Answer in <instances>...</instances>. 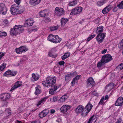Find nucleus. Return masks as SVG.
Wrapping results in <instances>:
<instances>
[{"mask_svg": "<svg viewBox=\"0 0 123 123\" xmlns=\"http://www.w3.org/2000/svg\"><path fill=\"white\" fill-rule=\"evenodd\" d=\"M24 9L23 7L15 5H12L10 8V11L11 14L14 15H16L23 12Z\"/></svg>", "mask_w": 123, "mask_h": 123, "instance_id": "nucleus-1", "label": "nucleus"}, {"mask_svg": "<svg viewBox=\"0 0 123 123\" xmlns=\"http://www.w3.org/2000/svg\"><path fill=\"white\" fill-rule=\"evenodd\" d=\"M56 77H47L46 82L43 81L42 84L45 87H49L54 85L56 83Z\"/></svg>", "mask_w": 123, "mask_h": 123, "instance_id": "nucleus-2", "label": "nucleus"}, {"mask_svg": "<svg viewBox=\"0 0 123 123\" xmlns=\"http://www.w3.org/2000/svg\"><path fill=\"white\" fill-rule=\"evenodd\" d=\"M24 30L23 27L20 25H16L12 28L10 31L11 34L17 35L21 33Z\"/></svg>", "mask_w": 123, "mask_h": 123, "instance_id": "nucleus-3", "label": "nucleus"}, {"mask_svg": "<svg viewBox=\"0 0 123 123\" xmlns=\"http://www.w3.org/2000/svg\"><path fill=\"white\" fill-rule=\"evenodd\" d=\"M11 95L7 93H4L0 96V100L2 101L5 105H6L7 103V100L11 97Z\"/></svg>", "mask_w": 123, "mask_h": 123, "instance_id": "nucleus-4", "label": "nucleus"}, {"mask_svg": "<svg viewBox=\"0 0 123 123\" xmlns=\"http://www.w3.org/2000/svg\"><path fill=\"white\" fill-rule=\"evenodd\" d=\"M93 107L92 105L90 103H88L85 107L84 110L82 115L84 116H86L90 112Z\"/></svg>", "mask_w": 123, "mask_h": 123, "instance_id": "nucleus-5", "label": "nucleus"}, {"mask_svg": "<svg viewBox=\"0 0 123 123\" xmlns=\"http://www.w3.org/2000/svg\"><path fill=\"white\" fill-rule=\"evenodd\" d=\"M83 8L81 6L76 7L71 10L70 14L71 15H75L80 13L82 11Z\"/></svg>", "mask_w": 123, "mask_h": 123, "instance_id": "nucleus-6", "label": "nucleus"}, {"mask_svg": "<svg viewBox=\"0 0 123 123\" xmlns=\"http://www.w3.org/2000/svg\"><path fill=\"white\" fill-rule=\"evenodd\" d=\"M71 107L72 106L71 105H64L61 107L60 111L61 113H65L69 111L71 109Z\"/></svg>", "mask_w": 123, "mask_h": 123, "instance_id": "nucleus-7", "label": "nucleus"}, {"mask_svg": "<svg viewBox=\"0 0 123 123\" xmlns=\"http://www.w3.org/2000/svg\"><path fill=\"white\" fill-rule=\"evenodd\" d=\"M106 33H105L98 34L96 37V39L99 43H102L103 42Z\"/></svg>", "mask_w": 123, "mask_h": 123, "instance_id": "nucleus-8", "label": "nucleus"}, {"mask_svg": "<svg viewBox=\"0 0 123 123\" xmlns=\"http://www.w3.org/2000/svg\"><path fill=\"white\" fill-rule=\"evenodd\" d=\"M112 59V56L109 54L103 55L101 58V61L103 62L106 63L111 61Z\"/></svg>", "mask_w": 123, "mask_h": 123, "instance_id": "nucleus-9", "label": "nucleus"}, {"mask_svg": "<svg viewBox=\"0 0 123 123\" xmlns=\"http://www.w3.org/2000/svg\"><path fill=\"white\" fill-rule=\"evenodd\" d=\"M64 11L63 8L56 7L55 8L54 15L56 16H60L64 14Z\"/></svg>", "mask_w": 123, "mask_h": 123, "instance_id": "nucleus-10", "label": "nucleus"}, {"mask_svg": "<svg viewBox=\"0 0 123 123\" xmlns=\"http://www.w3.org/2000/svg\"><path fill=\"white\" fill-rule=\"evenodd\" d=\"M84 110V107L82 105H80L78 106L76 108L75 111L77 114H81V116L83 117L84 116L82 115L83 112Z\"/></svg>", "mask_w": 123, "mask_h": 123, "instance_id": "nucleus-11", "label": "nucleus"}, {"mask_svg": "<svg viewBox=\"0 0 123 123\" xmlns=\"http://www.w3.org/2000/svg\"><path fill=\"white\" fill-rule=\"evenodd\" d=\"M7 9L5 4L3 3L0 4V13L3 15H5L6 13Z\"/></svg>", "mask_w": 123, "mask_h": 123, "instance_id": "nucleus-12", "label": "nucleus"}, {"mask_svg": "<svg viewBox=\"0 0 123 123\" xmlns=\"http://www.w3.org/2000/svg\"><path fill=\"white\" fill-rule=\"evenodd\" d=\"M28 50V49L26 47L22 46L16 49L15 50L17 54H20L27 51Z\"/></svg>", "mask_w": 123, "mask_h": 123, "instance_id": "nucleus-13", "label": "nucleus"}, {"mask_svg": "<svg viewBox=\"0 0 123 123\" xmlns=\"http://www.w3.org/2000/svg\"><path fill=\"white\" fill-rule=\"evenodd\" d=\"M17 73V71L8 70L6 71L4 74V76H7L8 75H11L12 76H15Z\"/></svg>", "mask_w": 123, "mask_h": 123, "instance_id": "nucleus-14", "label": "nucleus"}, {"mask_svg": "<svg viewBox=\"0 0 123 123\" xmlns=\"http://www.w3.org/2000/svg\"><path fill=\"white\" fill-rule=\"evenodd\" d=\"M87 86L88 87L90 86H92L94 84V81L92 77H89L87 81Z\"/></svg>", "mask_w": 123, "mask_h": 123, "instance_id": "nucleus-15", "label": "nucleus"}, {"mask_svg": "<svg viewBox=\"0 0 123 123\" xmlns=\"http://www.w3.org/2000/svg\"><path fill=\"white\" fill-rule=\"evenodd\" d=\"M22 83L21 81H17L15 83L14 86L11 88L10 91H13L17 88L20 87L22 85Z\"/></svg>", "mask_w": 123, "mask_h": 123, "instance_id": "nucleus-16", "label": "nucleus"}, {"mask_svg": "<svg viewBox=\"0 0 123 123\" xmlns=\"http://www.w3.org/2000/svg\"><path fill=\"white\" fill-rule=\"evenodd\" d=\"M123 104V98L122 97H120L117 99L115 105L117 106H121Z\"/></svg>", "mask_w": 123, "mask_h": 123, "instance_id": "nucleus-17", "label": "nucleus"}, {"mask_svg": "<svg viewBox=\"0 0 123 123\" xmlns=\"http://www.w3.org/2000/svg\"><path fill=\"white\" fill-rule=\"evenodd\" d=\"M68 20L67 18H62L61 19V27L64 28L65 27V24L68 21Z\"/></svg>", "mask_w": 123, "mask_h": 123, "instance_id": "nucleus-18", "label": "nucleus"}, {"mask_svg": "<svg viewBox=\"0 0 123 123\" xmlns=\"http://www.w3.org/2000/svg\"><path fill=\"white\" fill-rule=\"evenodd\" d=\"M41 0H30V3L33 6H35L39 4Z\"/></svg>", "mask_w": 123, "mask_h": 123, "instance_id": "nucleus-19", "label": "nucleus"}, {"mask_svg": "<svg viewBox=\"0 0 123 123\" xmlns=\"http://www.w3.org/2000/svg\"><path fill=\"white\" fill-rule=\"evenodd\" d=\"M48 98V96L46 97L43 98L38 102L37 104V105L38 106L41 105H42L43 104Z\"/></svg>", "mask_w": 123, "mask_h": 123, "instance_id": "nucleus-20", "label": "nucleus"}, {"mask_svg": "<svg viewBox=\"0 0 123 123\" xmlns=\"http://www.w3.org/2000/svg\"><path fill=\"white\" fill-rule=\"evenodd\" d=\"M39 14L40 17H44L48 16V12L46 10L41 11L39 13Z\"/></svg>", "mask_w": 123, "mask_h": 123, "instance_id": "nucleus-21", "label": "nucleus"}, {"mask_svg": "<svg viewBox=\"0 0 123 123\" xmlns=\"http://www.w3.org/2000/svg\"><path fill=\"white\" fill-rule=\"evenodd\" d=\"M34 22L33 19L32 18L28 19L25 21V23L28 26H32Z\"/></svg>", "mask_w": 123, "mask_h": 123, "instance_id": "nucleus-22", "label": "nucleus"}, {"mask_svg": "<svg viewBox=\"0 0 123 123\" xmlns=\"http://www.w3.org/2000/svg\"><path fill=\"white\" fill-rule=\"evenodd\" d=\"M11 114V111L10 109L9 108L6 109L5 111V118H7Z\"/></svg>", "mask_w": 123, "mask_h": 123, "instance_id": "nucleus-23", "label": "nucleus"}, {"mask_svg": "<svg viewBox=\"0 0 123 123\" xmlns=\"http://www.w3.org/2000/svg\"><path fill=\"white\" fill-rule=\"evenodd\" d=\"M111 9V6L109 5L104 8L102 10V12L104 14L107 13Z\"/></svg>", "mask_w": 123, "mask_h": 123, "instance_id": "nucleus-24", "label": "nucleus"}, {"mask_svg": "<svg viewBox=\"0 0 123 123\" xmlns=\"http://www.w3.org/2000/svg\"><path fill=\"white\" fill-rule=\"evenodd\" d=\"M104 30V27L103 26H100L97 28L96 32L98 34L102 33Z\"/></svg>", "mask_w": 123, "mask_h": 123, "instance_id": "nucleus-25", "label": "nucleus"}, {"mask_svg": "<svg viewBox=\"0 0 123 123\" xmlns=\"http://www.w3.org/2000/svg\"><path fill=\"white\" fill-rule=\"evenodd\" d=\"M97 120L96 116L93 115L90 118L88 123H95Z\"/></svg>", "mask_w": 123, "mask_h": 123, "instance_id": "nucleus-26", "label": "nucleus"}, {"mask_svg": "<svg viewBox=\"0 0 123 123\" xmlns=\"http://www.w3.org/2000/svg\"><path fill=\"white\" fill-rule=\"evenodd\" d=\"M61 40V39L59 38L57 35H55L53 43H59Z\"/></svg>", "mask_w": 123, "mask_h": 123, "instance_id": "nucleus-27", "label": "nucleus"}, {"mask_svg": "<svg viewBox=\"0 0 123 123\" xmlns=\"http://www.w3.org/2000/svg\"><path fill=\"white\" fill-rule=\"evenodd\" d=\"M35 94L37 95H39L41 92L40 87V86L39 85H37V87H35Z\"/></svg>", "mask_w": 123, "mask_h": 123, "instance_id": "nucleus-28", "label": "nucleus"}, {"mask_svg": "<svg viewBox=\"0 0 123 123\" xmlns=\"http://www.w3.org/2000/svg\"><path fill=\"white\" fill-rule=\"evenodd\" d=\"M55 35L50 34L48 37L47 40L50 42L53 43Z\"/></svg>", "mask_w": 123, "mask_h": 123, "instance_id": "nucleus-29", "label": "nucleus"}, {"mask_svg": "<svg viewBox=\"0 0 123 123\" xmlns=\"http://www.w3.org/2000/svg\"><path fill=\"white\" fill-rule=\"evenodd\" d=\"M56 50V49H55V48L54 47L52 48L51 50V51L49 52V56L53 58L56 57L57 56V55H53L51 53V52H53L54 51H55Z\"/></svg>", "mask_w": 123, "mask_h": 123, "instance_id": "nucleus-30", "label": "nucleus"}, {"mask_svg": "<svg viewBox=\"0 0 123 123\" xmlns=\"http://www.w3.org/2000/svg\"><path fill=\"white\" fill-rule=\"evenodd\" d=\"M114 84L113 83H111L106 86V89L108 91H110L114 87Z\"/></svg>", "mask_w": 123, "mask_h": 123, "instance_id": "nucleus-31", "label": "nucleus"}, {"mask_svg": "<svg viewBox=\"0 0 123 123\" xmlns=\"http://www.w3.org/2000/svg\"><path fill=\"white\" fill-rule=\"evenodd\" d=\"M67 98V96L66 95H64L60 98L59 101L60 103H63L66 101Z\"/></svg>", "mask_w": 123, "mask_h": 123, "instance_id": "nucleus-32", "label": "nucleus"}, {"mask_svg": "<svg viewBox=\"0 0 123 123\" xmlns=\"http://www.w3.org/2000/svg\"><path fill=\"white\" fill-rule=\"evenodd\" d=\"M106 2V0H101L97 2L96 3V5L98 6H100Z\"/></svg>", "mask_w": 123, "mask_h": 123, "instance_id": "nucleus-33", "label": "nucleus"}, {"mask_svg": "<svg viewBox=\"0 0 123 123\" xmlns=\"http://www.w3.org/2000/svg\"><path fill=\"white\" fill-rule=\"evenodd\" d=\"M77 0H74L73 1H69L68 4V5L69 6H74L77 3Z\"/></svg>", "mask_w": 123, "mask_h": 123, "instance_id": "nucleus-34", "label": "nucleus"}, {"mask_svg": "<svg viewBox=\"0 0 123 123\" xmlns=\"http://www.w3.org/2000/svg\"><path fill=\"white\" fill-rule=\"evenodd\" d=\"M76 76V77H79L80 75H77V72H73L70 73L68 74L66 77H72Z\"/></svg>", "mask_w": 123, "mask_h": 123, "instance_id": "nucleus-35", "label": "nucleus"}, {"mask_svg": "<svg viewBox=\"0 0 123 123\" xmlns=\"http://www.w3.org/2000/svg\"><path fill=\"white\" fill-rule=\"evenodd\" d=\"M70 54L69 52L66 53L62 56H61L62 60H64L68 57L70 56Z\"/></svg>", "mask_w": 123, "mask_h": 123, "instance_id": "nucleus-36", "label": "nucleus"}, {"mask_svg": "<svg viewBox=\"0 0 123 123\" xmlns=\"http://www.w3.org/2000/svg\"><path fill=\"white\" fill-rule=\"evenodd\" d=\"M6 66V64L4 63L0 66V71H3L5 68Z\"/></svg>", "mask_w": 123, "mask_h": 123, "instance_id": "nucleus-37", "label": "nucleus"}, {"mask_svg": "<svg viewBox=\"0 0 123 123\" xmlns=\"http://www.w3.org/2000/svg\"><path fill=\"white\" fill-rule=\"evenodd\" d=\"M78 79V77H74L72 81L71 82L72 85V86H74L75 84L77 82Z\"/></svg>", "mask_w": 123, "mask_h": 123, "instance_id": "nucleus-38", "label": "nucleus"}, {"mask_svg": "<svg viewBox=\"0 0 123 123\" xmlns=\"http://www.w3.org/2000/svg\"><path fill=\"white\" fill-rule=\"evenodd\" d=\"M104 63L103 62L101 61V59L100 61L98 62L97 64V66L98 68L101 67L104 64Z\"/></svg>", "mask_w": 123, "mask_h": 123, "instance_id": "nucleus-39", "label": "nucleus"}, {"mask_svg": "<svg viewBox=\"0 0 123 123\" xmlns=\"http://www.w3.org/2000/svg\"><path fill=\"white\" fill-rule=\"evenodd\" d=\"M1 22H2L1 24H0V25H6L8 24V22L7 20H5L3 21V20H1Z\"/></svg>", "mask_w": 123, "mask_h": 123, "instance_id": "nucleus-40", "label": "nucleus"}, {"mask_svg": "<svg viewBox=\"0 0 123 123\" xmlns=\"http://www.w3.org/2000/svg\"><path fill=\"white\" fill-rule=\"evenodd\" d=\"M117 6L120 9H123V1H121L119 4L117 5Z\"/></svg>", "mask_w": 123, "mask_h": 123, "instance_id": "nucleus-41", "label": "nucleus"}, {"mask_svg": "<svg viewBox=\"0 0 123 123\" xmlns=\"http://www.w3.org/2000/svg\"><path fill=\"white\" fill-rule=\"evenodd\" d=\"M95 36V35H91L88 37L87 39V42H88L94 38Z\"/></svg>", "mask_w": 123, "mask_h": 123, "instance_id": "nucleus-42", "label": "nucleus"}, {"mask_svg": "<svg viewBox=\"0 0 123 123\" xmlns=\"http://www.w3.org/2000/svg\"><path fill=\"white\" fill-rule=\"evenodd\" d=\"M58 28L57 26H53L50 27V30L51 31H53L57 30Z\"/></svg>", "mask_w": 123, "mask_h": 123, "instance_id": "nucleus-43", "label": "nucleus"}, {"mask_svg": "<svg viewBox=\"0 0 123 123\" xmlns=\"http://www.w3.org/2000/svg\"><path fill=\"white\" fill-rule=\"evenodd\" d=\"M91 93L92 95L95 96H98L99 95V93L97 92V91H96L91 92Z\"/></svg>", "mask_w": 123, "mask_h": 123, "instance_id": "nucleus-44", "label": "nucleus"}, {"mask_svg": "<svg viewBox=\"0 0 123 123\" xmlns=\"http://www.w3.org/2000/svg\"><path fill=\"white\" fill-rule=\"evenodd\" d=\"M58 98L56 97H54L53 98H50V101L51 102H55L57 101Z\"/></svg>", "mask_w": 123, "mask_h": 123, "instance_id": "nucleus-45", "label": "nucleus"}, {"mask_svg": "<svg viewBox=\"0 0 123 123\" xmlns=\"http://www.w3.org/2000/svg\"><path fill=\"white\" fill-rule=\"evenodd\" d=\"M34 27L35 28H32L31 31H29V30H28V31L29 33H30L31 32V31H37V27L36 26H34Z\"/></svg>", "mask_w": 123, "mask_h": 123, "instance_id": "nucleus-46", "label": "nucleus"}, {"mask_svg": "<svg viewBox=\"0 0 123 123\" xmlns=\"http://www.w3.org/2000/svg\"><path fill=\"white\" fill-rule=\"evenodd\" d=\"M55 91L54 90V89L52 88L50 89L49 93L51 94H53L55 92Z\"/></svg>", "mask_w": 123, "mask_h": 123, "instance_id": "nucleus-47", "label": "nucleus"}, {"mask_svg": "<svg viewBox=\"0 0 123 123\" xmlns=\"http://www.w3.org/2000/svg\"><path fill=\"white\" fill-rule=\"evenodd\" d=\"M45 116L43 111L41 112L39 114V116L40 117H43Z\"/></svg>", "mask_w": 123, "mask_h": 123, "instance_id": "nucleus-48", "label": "nucleus"}, {"mask_svg": "<svg viewBox=\"0 0 123 123\" xmlns=\"http://www.w3.org/2000/svg\"><path fill=\"white\" fill-rule=\"evenodd\" d=\"M104 97H103L101 99L99 103V105H102L104 104Z\"/></svg>", "mask_w": 123, "mask_h": 123, "instance_id": "nucleus-49", "label": "nucleus"}, {"mask_svg": "<svg viewBox=\"0 0 123 123\" xmlns=\"http://www.w3.org/2000/svg\"><path fill=\"white\" fill-rule=\"evenodd\" d=\"M39 79V77H31V79L32 81H35Z\"/></svg>", "mask_w": 123, "mask_h": 123, "instance_id": "nucleus-50", "label": "nucleus"}, {"mask_svg": "<svg viewBox=\"0 0 123 123\" xmlns=\"http://www.w3.org/2000/svg\"><path fill=\"white\" fill-rule=\"evenodd\" d=\"M44 114L45 116L47 115L49 113V110L47 109H46L43 111Z\"/></svg>", "mask_w": 123, "mask_h": 123, "instance_id": "nucleus-51", "label": "nucleus"}, {"mask_svg": "<svg viewBox=\"0 0 123 123\" xmlns=\"http://www.w3.org/2000/svg\"><path fill=\"white\" fill-rule=\"evenodd\" d=\"M118 46L119 47L121 48L122 47H123V39L120 42L118 45Z\"/></svg>", "mask_w": 123, "mask_h": 123, "instance_id": "nucleus-52", "label": "nucleus"}, {"mask_svg": "<svg viewBox=\"0 0 123 123\" xmlns=\"http://www.w3.org/2000/svg\"><path fill=\"white\" fill-rule=\"evenodd\" d=\"M60 86L56 85L54 86V87L53 88L54 89V90L55 91Z\"/></svg>", "mask_w": 123, "mask_h": 123, "instance_id": "nucleus-53", "label": "nucleus"}, {"mask_svg": "<svg viewBox=\"0 0 123 123\" xmlns=\"http://www.w3.org/2000/svg\"><path fill=\"white\" fill-rule=\"evenodd\" d=\"M1 36L4 37L6 36L7 35V34L6 32H1Z\"/></svg>", "mask_w": 123, "mask_h": 123, "instance_id": "nucleus-54", "label": "nucleus"}, {"mask_svg": "<svg viewBox=\"0 0 123 123\" xmlns=\"http://www.w3.org/2000/svg\"><path fill=\"white\" fill-rule=\"evenodd\" d=\"M26 58L25 57H24L22 59H21L20 60V62H21L20 63L21 64V63H22L23 62H24V61H25V60H26Z\"/></svg>", "mask_w": 123, "mask_h": 123, "instance_id": "nucleus-55", "label": "nucleus"}, {"mask_svg": "<svg viewBox=\"0 0 123 123\" xmlns=\"http://www.w3.org/2000/svg\"><path fill=\"white\" fill-rule=\"evenodd\" d=\"M118 68L120 70L122 69L123 68V64H121L120 65L118 66Z\"/></svg>", "mask_w": 123, "mask_h": 123, "instance_id": "nucleus-56", "label": "nucleus"}, {"mask_svg": "<svg viewBox=\"0 0 123 123\" xmlns=\"http://www.w3.org/2000/svg\"><path fill=\"white\" fill-rule=\"evenodd\" d=\"M107 49H105L101 51V53L102 54H105L107 52Z\"/></svg>", "mask_w": 123, "mask_h": 123, "instance_id": "nucleus-57", "label": "nucleus"}, {"mask_svg": "<svg viewBox=\"0 0 123 123\" xmlns=\"http://www.w3.org/2000/svg\"><path fill=\"white\" fill-rule=\"evenodd\" d=\"M65 63V62L64 61H61L59 62L58 64L60 65H63Z\"/></svg>", "mask_w": 123, "mask_h": 123, "instance_id": "nucleus-58", "label": "nucleus"}, {"mask_svg": "<svg viewBox=\"0 0 123 123\" xmlns=\"http://www.w3.org/2000/svg\"><path fill=\"white\" fill-rule=\"evenodd\" d=\"M4 55V53H0V60L2 58Z\"/></svg>", "mask_w": 123, "mask_h": 123, "instance_id": "nucleus-59", "label": "nucleus"}, {"mask_svg": "<svg viewBox=\"0 0 123 123\" xmlns=\"http://www.w3.org/2000/svg\"><path fill=\"white\" fill-rule=\"evenodd\" d=\"M117 8L116 6H114L113 10V11L114 12H116L117 11Z\"/></svg>", "mask_w": 123, "mask_h": 123, "instance_id": "nucleus-60", "label": "nucleus"}, {"mask_svg": "<svg viewBox=\"0 0 123 123\" xmlns=\"http://www.w3.org/2000/svg\"><path fill=\"white\" fill-rule=\"evenodd\" d=\"M122 120L121 119L119 118L118 119L115 123H121Z\"/></svg>", "mask_w": 123, "mask_h": 123, "instance_id": "nucleus-61", "label": "nucleus"}, {"mask_svg": "<svg viewBox=\"0 0 123 123\" xmlns=\"http://www.w3.org/2000/svg\"><path fill=\"white\" fill-rule=\"evenodd\" d=\"M32 77H36L38 76V74L37 73L36 74L33 73L32 74Z\"/></svg>", "mask_w": 123, "mask_h": 123, "instance_id": "nucleus-62", "label": "nucleus"}, {"mask_svg": "<svg viewBox=\"0 0 123 123\" xmlns=\"http://www.w3.org/2000/svg\"><path fill=\"white\" fill-rule=\"evenodd\" d=\"M56 69L57 70H58V71H56V68L55 69V71L56 72L58 73H60V71H59V68H56Z\"/></svg>", "mask_w": 123, "mask_h": 123, "instance_id": "nucleus-63", "label": "nucleus"}, {"mask_svg": "<svg viewBox=\"0 0 123 123\" xmlns=\"http://www.w3.org/2000/svg\"><path fill=\"white\" fill-rule=\"evenodd\" d=\"M55 112V110L54 109L51 110L50 111V113L52 114L54 113Z\"/></svg>", "mask_w": 123, "mask_h": 123, "instance_id": "nucleus-64", "label": "nucleus"}]
</instances>
